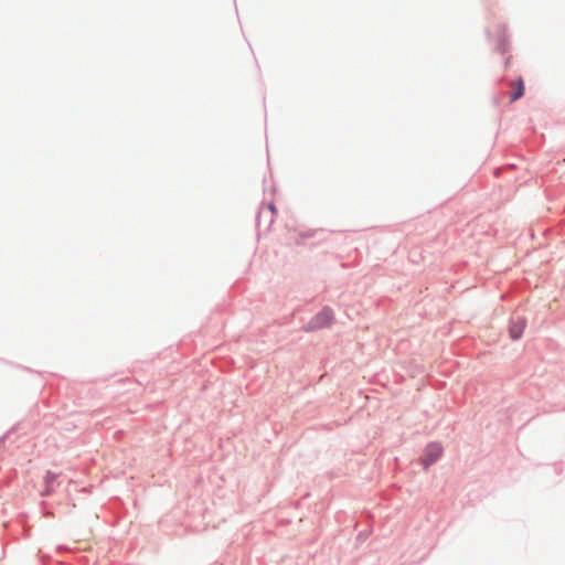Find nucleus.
Listing matches in <instances>:
<instances>
[{
  "instance_id": "3",
  "label": "nucleus",
  "mask_w": 565,
  "mask_h": 565,
  "mask_svg": "<svg viewBox=\"0 0 565 565\" xmlns=\"http://www.w3.org/2000/svg\"><path fill=\"white\" fill-rule=\"evenodd\" d=\"M525 328V321L522 318H519L518 320L513 321L510 327V335L513 340H518L521 338L523 331Z\"/></svg>"
},
{
  "instance_id": "5",
  "label": "nucleus",
  "mask_w": 565,
  "mask_h": 565,
  "mask_svg": "<svg viewBox=\"0 0 565 565\" xmlns=\"http://www.w3.org/2000/svg\"><path fill=\"white\" fill-rule=\"evenodd\" d=\"M54 480H55V475H53L52 472H47V475L45 477L46 486H50ZM49 492H50V488L46 487L45 494Z\"/></svg>"
},
{
  "instance_id": "2",
  "label": "nucleus",
  "mask_w": 565,
  "mask_h": 565,
  "mask_svg": "<svg viewBox=\"0 0 565 565\" xmlns=\"http://www.w3.org/2000/svg\"><path fill=\"white\" fill-rule=\"evenodd\" d=\"M443 454V447L439 444H430L426 447L423 463L427 468L433 465Z\"/></svg>"
},
{
  "instance_id": "1",
  "label": "nucleus",
  "mask_w": 565,
  "mask_h": 565,
  "mask_svg": "<svg viewBox=\"0 0 565 565\" xmlns=\"http://www.w3.org/2000/svg\"><path fill=\"white\" fill-rule=\"evenodd\" d=\"M334 315L330 308H323L318 312L307 324L308 331H316L326 327L331 326L333 322Z\"/></svg>"
},
{
  "instance_id": "4",
  "label": "nucleus",
  "mask_w": 565,
  "mask_h": 565,
  "mask_svg": "<svg viewBox=\"0 0 565 565\" xmlns=\"http://www.w3.org/2000/svg\"><path fill=\"white\" fill-rule=\"evenodd\" d=\"M512 87H513V94L511 96V100L514 102L516 99H519L520 97L523 96L524 94V85H523V81L522 79H519L516 82H514L512 84Z\"/></svg>"
}]
</instances>
